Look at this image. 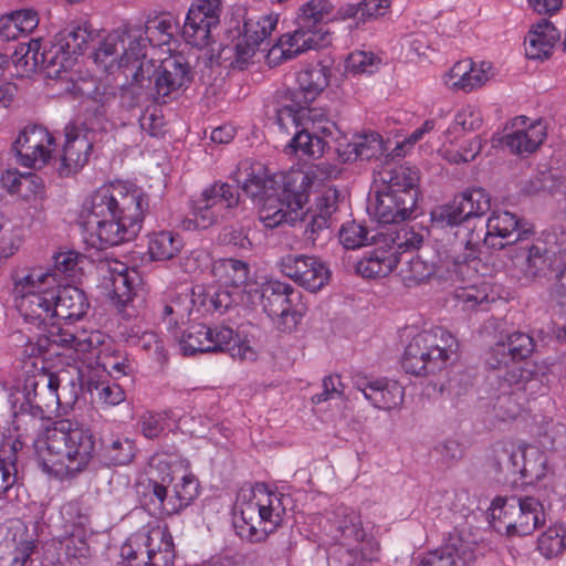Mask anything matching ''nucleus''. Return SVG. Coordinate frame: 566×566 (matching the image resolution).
<instances>
[{
  "mask_svg": "<svg viewBox=\"0 0 566 566\" xmlns=\"http://www.w3.org/2000/svg\"><path fill=\"white\" fill-rule=\"evenodd\" d=\"M148 206L142 191L123 193L119 180L99 188L84 206L83 227L92 245L106 249L135 239Z\"/></svg>",
  "mask_w": 566,
  "mask_h": 566,
  "instance_id": "nucleus-1",
  "label": "nucleus"
},
{
  "mask_svg": "<svg viewBox=\"0 0 566 566\" xmlns=\"http://www.w3.org/2000/svg\"><path fill=\"white\" fill-rule=\"evenodd\" d=\"M418 179H374L369 196L375 198V216L380 223L395 224L380 232L379 242L385 243L400 259L418 250L423 237L407 224H398L416 209L420 191Z\"/></svg>",
  "mask_w": 566,
  "mask_h": 566,
  "instance_id": "nucleus-2",
  "label": "nucleus"
},
{
  "mask_svg": "<svg viewBox=\"0 0 566 566\" xmlns=\"http://www.w3.org/2000/svg\"><path fill=\"white\" fill-rule=\"evenodd\" d=\"M95 455V437L88 428L61 419L45 430L38 443L39 464L57 479L83 472Z\"/></svg>",
  "mask_w": 566,
  "mask_h": 566,
  "instance_id": "nucleus-3",
  "label": "nucleus"
},
{
  "mask_svg": "<svg viewBox=\"0 0 566 566\" xmlns=\"http://www.w3.org/2000/svg\"><path fill=\"white\" fill-rule=\"evenodd\" d=\"M92 36L93 32L86 25H69L45 45H41L39 40L20 43L12 61L27 73L41 69L50 78H62L74 66Z\"/></svg>",
  "mask_w": 566,
  "mask_h": 566,
  "instance_id": "nucleus-4",
  "label": "nucleus"
},
{
  "mask_svg": "<svg viewBox=\"0 0 566 566\" xmlns=\"http://www.w3.org/2000/svg\"><path fill=\"white\" fill-rule=\"evenodd\" d=\"M312 179H245L242 190L260 206L265 228L293 224L305 216Z\"/></svg>",
  "mask_w": 566,
  "mask_h": 566,
  "instance_id": "nucleus-5",
  "label": "nucleus"
},
{
  "mask_svg": "<svg viewBox=\"0 0 566 566\" xmlns=\"http://www.w3.org/2000/svg\"><path fill=\"white\" fill-rule=\"evenodd\" d=\"M333 9L329 0H310L304 3L296 15V29L283 34L271 53L280 51L282 59L291 60L306 51L328 45L331 38L325 25L334 17Z\"/></svg>",
  "mask_w": 566,
  "mask_h": 566,
  "instance_id": "nucleus-6",
  "label": "nucleus"
},
{
  "mask_svg": "<svg viewBox=\"0 0 566 566\" xmlns=\"http://www.w3.org/2000/svg\"><path fill=\"white\" fill-rule=\"evenodd\" d=\"M61 386L60 376L36 363L25 371L22 385L12 394V408L14 415L28 413L33 418H42L45 412H51L62 406H71L74 399L63 400L65 388L59 392Z\"/></svg>",
  "mask_w": 566,
  "mask_h": 566,
  "instance_id": "nucleus-7",
  "label": "nucleus"
},
{
  "mask_svg": "<svg viewBox=\"0 0 566 566\" xmlns=\"http://www.w3.org/2000/svg\"><path fill=\"white\" fill-rule=\"evenodd\" d=\"M457 347L454 336L442 327L422 331L406 346L401 366L415 376L436 374L447 367Z\"/></svg>",
  "mask_w": 566,
  "mask_h": 566,
  "instance_id": "nucleus-8",
  "label": "nucleus"
},
{
  "mask_svg": "<svg viewBox=\"0 0 566 566\" xmlns=\"http://www.w3.org/2000/svg\"><path fill=\"white\" fill-rule=\"evenodd\" d=\"M286 500L281 493L256 490L251 500L240 505V517L243 522L239 526L241 535L259 542L274 532L283 522Z\"/></svg>",
  "mask_w": 566,
  "mask_h": 566,
  "instance_id": "nucleus-9",
  "label": "nucleus"
},
{
  "mask_svg": "<svg viewBox=\"0 0 566 566\" xmlns=\"http://www.w3.org/2000/svg\"><path fill=\"white\" fill-rule=\"evenodd\" d=\"M42 270H32L14 285L17 308L24 321L36 327L57 321L54 311L53 286L45 282Z\"/></svg>",
  "mask_w": 566,
  "mask_h": 566,
  "instance_id": "nucleus-10",
  "label": "nucleus"
},
{
  "mask_svg": "<svg viewBox=\"0 0 566 566\" xmlns=\"http://www.w3.org/2000/svg\"><path fill=\"white\" fill-rule=\"evenodd\" d=\"M240 200L237 179L216 181L205 189L200 197L191 202V218L187 220V229H208L227 218L230 210L238 206Z\"/></svg>",
  "mask_w": 566,
  "mask_h": 566,
  "instance_id": "nucleus-11",
  "label": "nucleus"
},
{
  "mask_svg": "<svg viewBox=\"0 0 566 566\" xmlns=\"http://www.w3.org/2000/svg\"><path fill=\"white\" fill-rule=\"evenodd\" d=\"M222 0H193L182 25L184 40L193 48L203 49L213 42L219 28Z\"/></svg>",
  "mask_w": 566,
  "mask_h": 566,
  "instance_id": "nucleus-12",
  "label": "nucleus"
},
{
  "mask_svg": "<svg viewBox=\"0 0 566 566\" xmlns=\"http://www.w3.org/2000/svg\"><path fill=\"white\" fill-rule=\"evenodd\" d=\"M328 523L331 536L339 545L353 549L359 548L363 557L368 560L377 558L379 546L376 542H365L366 532L360 515L354 509L345 505L336 506Z\"/></svg>",
  "mask_w": 566,
  "mask_h": 566,
  "instance_id": "nucleus-13",
  "label": "nucleus"
},
{
  "mask_svg": "<svg viewBox=\"0 0 566 566\" xmlns=\"http://www.w3.org/2000/svg\"><path fill=\"white\" fill-rule=\"evenodd\" d=\"M301 296L293 286L277 280H269L261 286L264 312L284 331H291L297 324Z\"/></svg>",
  "mask_w": 566,
  "mask_h": 566,
  "instance_id": "nucleus-14",
  "label": "nucleus"
},
{
  "mask_svg": "<svg viewBox=\"0 0 566 566\" xmlns=\"http://www.w3.org/2000/svg\"><path fill=\"white\" fill-rule=\"evenodd\" d=\"M492 369L494 373L490 376V382L499 398L521 392L532 396L543 388L542 378L535 365L507 363Z\"/></svg>",
  "mask_w": 566,
  "mask_h": 566,
  "instance_id": "nucleus-15",
  "label": "nucleus"
},
{
  "mask_svg": "<svg viewBox=\"0 0 566 566\" xmlns=\"http://www.w3.org/2000/svg\"><path fill=\"white\" fill-rule=\"evenodd\" d=\"M77 511L76 504L65 506V513L69 516ZM67 521L72 523L73 530L60 542V562L65 566H87L93 558V551L88 543V537L92 535L90 518L86 514L78 513L76 518L69 517Z\"/></svg>",
  "mask_w": 566,
  "mask_h": 566,
  "instance_id": "nucleus-16",
  "label": "nucleus"
},
{
  "mask_svg": "<svg viewBox=\"0 0 566 566\" xmlns=\"http://www.w3.org/2000/svg\"><path fill=\"white\" fill-rule=\"evenodd\" d=\"M277 14H263L260 17H251L244 21L243 32L241 33L237 44L233 48H223L222 54L227 51H234V63L243 69L248 61L254 55L259 46L269 42L272 32L277 25Z\"/></svg>",
  "mask_w": 566,
  "mask_h": 566,
  "instance_id": "nucleus-17",
  "label": "nucleus"
},
{
  "mask_svg": "<svg viewBox=\"0 0 566 566\" xmlns=\"http://www.w3.org/2000/svg\"><path fill=\"white\" fill-rule=\"evenodd\" d=\"M281 273L297 285L311 291H319L328 281L327 266L316 256L286 254L279 261Z\"/></svg>",
  "mask_w": 566,
  "mask_h": 566,
  "instance_id": "nucleus-18",
  "label": "nucleus"
},
{
  "mask_svg": "<svg viewBox=\"0 0 566 566\" xmlns=\"http://www.w3.org/2000/svg\"><path fill=\"white\" fill-rule=\"evenodd\" d=\"M546 137L547 128L543 120L531 122L526 116H516L512 120L511 130L503 136L502 144L512 154L527 157L539 148Z\"/></svg>",
  "mask_w": 566,
  "mask_h": 566,
  "instance_id": "nucleus-19",
  "label": "nucleus"
},
{
  "mask_svg": "<svg viewBox=\"0 0 566 566\" xmlns=\"http://www.w3.org/2000/svg\"><path fill=\"white\" fill-rule=\"evenodd\" d=\"M233 339V331L226 326L208 327L205 324L189 326L179 339L184 355L197 353H218Z\"/></svg>",
  "mask_w": 566,
  "mask_h": 566,
  "instance_id": "nucleus-20",
  "label": "nucleus"
},
{
  "mask_svg": "<svg viewBox=\"0 0 566 566\" xmlns=\"http://www.w3.org/2000/svg\"><path fill=\"white\" fill-rule=\"evenodd\" d=\"M353 386L360 391L365 399L375 408L389 410L399 406L403 400L405 390L395 380L373 378L363 374H355Z\"/></svg>",
  "mask_w": 566,
  "mask_h": 566,
  "instance_id": "nucleus-21",
  "label": "nucleus"
},
{
  "mask_svg": "<svg viewBox=\"0 0 566 566\" xmlns=\"http://www.w3.org/2000/svg\"><path fill=\"white\" fill-rule=\"evenodd\" d=\"M527 230L522 229L521 220L509 211H493L485 224L484 244L502 250L506 245L524 240Z\"/></svg>",
  "mask_w": 566,
  "mask_h": 566,
  "instance_id": "nucleus-22",
  "label": "nucleus"
},
{
  "mask_svg": "<svg viewBox=\"0 0 566 566\" xmlns=\"http://www.w3.org/2000/svg\"><path fill=\"white\" fill-rule=\"evenodd\" d=\"M190 65L185 56L171 55L161 61L155 78L156 98L166 103V98L191 82Z\"/></svg>",
  "mask_w": 566,
  "mask_h": 566,
  "instance_id": "nucleus-23",
  "label": "nucleus"
},
{
  "mask_svg": "<svg viewBox=\"0 0 566 566\" xmlns=\"http://www.w3.org/2000/svg\"><path fill=\"white\" fill-rule=\"evenodd\" d=\"M104 276V287L122 305H127L136 294L135 287L139 280L134 270L118 261H105L98 266Z\"/></svg>",
  "mask_w": 566,
  "mask_h": 566,
  "instance_id": "nucleus-24",
  "label": "nucleus"
},
{
  "mask_svg": "<svg viewBox=\"0 0 566 566\" xmlns=\"http://www.w3.org/2000/svg\"><path fill=\"white\" fill-rule=\"evenodd\" d=\"M64 133L65 143L59 172L61 176L76 175L87 164L93 145L82 129L74 124H67Z\"/></svg>",
  "mask_w": 566,
  "mask_h": 566,
  "instance_id": "nucleus-25",
  "label": "nucleus"
},
{
  "mask_svg": "<svg viewBox=\"0 0 566 566\" xmlns=\"http://www.w3.org/2000/svg\"><path fill=\"white\" fill-rule=\"evenodd\" d=\"M474 559L470 544L451 534L443 546L419 555L417 566H473Z\"/></svg>",
  "mask_w": 566,
  "mask_h": 566,
  "instance_id": "nucleus-26",
  "label": "nucleus"
},
{
  "mask_svg": "<svg viewBox=\"0 0 566 566\" xmlns=\"http://www.w3.org/2000/svg\"><path fill=\"white\" fill-rule=\"evenodd\" d=\"M491 63H474L467 59L453 64L443 76L444 84L454 92L470 93L483 86L491 77Z\"/></svg>",
  "mask_w": 566,
  "mask_h": 566,
  "instance_id": "nucleus-27",
  "label": "nucleus"
},
{
  "mask_svg": "<svg viewBox=\"0 0 566 566\" xmlns=\"http://www.w3.org/2000/svg\"><path fill=\"white\" fill-rule=\"evenodd\" d=\"M535 349V342L530 335L515 332L505 342L496 343L491 348L486 364L489 368H500L507 363L528 358Z\"/></svg>",
  "mask_w": 566,
  "mask_h": 566,
  "instance_id": "nucleus-28",
  "label": "nucleus"
},
{
  "mask_svg": "<svg viewBox=\"0 0 566 566\" xmlns=\"http://www.w3.org/2000/svg\"><path fill=\"white\" fill-rule=\"evenodd\" d=\"M375 248L357 263V272L368 279L387 276L400 262L396 252L390 250L385 243L379 242V237L371 238Z\"/></svg>",
  "mask_w": 566,
  "mask_h": 566,
  "instance_id": "nucleus-29",
  "label": "nucleus"
},
{
  "mask_svg": "<svg viewBox=\"0 0 566 566\" xmlns=\"http://www.w3.org/2000/svg\"><path fill=\"white\" fill-rule=\"evenodd\" d=\"M53 296L57 321H77L85 315L88 308L84 292L76 286L57 283L53 285Z\"/></svg>",
  "mask_w": 566,
  "mask_h": 566,
  "instance_id": "nucleus-30",
  "label": "nucleus"
},
{
  "mask_svg": "<svg viewBox=\"0 0 566 566\" xmlns=\"http://www.w3.org/2000/svg\"><path fill=\"white\" fill-rule=\"evenodd\" d=\"M559 38L560 33L552 22L543 19L535 23L525 38L526 57L531 60L549 57Z\"/></svg>",
  "mask_w": 566,
  "mask_h": 566,
  "instance_id": "nucleus-31",
  "label": "nucleus"
},
{
  "mask_svg": "<svg viewBox=\"0 0 566 566\" xmlns=\"http://www.w3.org/2000/svg\"><path fill=\"white\" fill-rule=\"evenodd\" d=\"M514 263L526 282L544 277L551 270L548 251L542 244L521 247Z\"/></svg>",
  "mask_w": 566,
  "mask_h": 566,
  "instance_id": "nucleus-32",
  "label": "nucleus"
},
{
  "mask_svg": "<svg viewBox=\"0 0 566 566\" xmlns=\"http://www.w3.org/2000/svg\"><path fill=\"white\" fill-rule=\"evenodd\" d=\"M197 305V298L186 292H170L159 304V314L168 328H175L188 322Z\"/></svg>",
  "mask_w": 566,
  "mask_h": 566,
  "instance_id": "nucleus-33",
  "label": "nucleus"
},
{
  "mask_svg": "<svg viewBox=\"0 0 566 566\" xmlns=\"http://www.w3.org/2000/svg\"><path fill=\"white\" fill-rule=\"evenodd\" d=\"M491 517L494 527L503 530L507 536H526L520 526L524 522L517 496L496 497L492 503Z\"/></svg>",
  "mask_w": 566,
  "mask_h": 566,
  "instance_id": "nucleus-34",
  "label": "nucleus"
},
{
  "mask_svg": "<svg viewBox=\"0 0 566 566\" xmlns=\"http://www.w3.org/2000/svg\"><path fill=\"white\" fill-rule=\"evenodd\" d=\"M140 504L149 514L165 517L176 514L172 495L168 494L167 486L156 480L148 479L139 484Z\"/></svg>",
  "mask_w": 566,
  "mask_h": 566,
  "instance_id": "nucleus-35",
  "label": "nucleus"
},
{
  "mask_svg": "<svg viewBox=\"0 0 566 566\" xmlns=\"http://www.w3.org/2000/svg\"><path fill=\"white\" fill-rule=\"evenodd\" d=\"M147 566H172L175 560V546L167 527H156L149 531L146 537Z\"/></svg>",
  "mask_w": 566,
  "mask_h": 566,
  "instance_id": "nucleus-36",
  "label": "nucleus"
},
{
  "mask_svg": "<svg viewBox=\"0 0 566 566\" xmlns=\"http://www.w3.org/2000/svg\"><path fill=\"white\" fill-rule=\"evenodd\" d=\"M211 272L222 287H232L235 293H241L248 283L250 266L242 260L220 259L213 263Z\"/></svg>",
  "mask_w": 566,
  "mask_h": 566,
  "instance_id": "nucleus-37",
  "label": "nucleus"
},
{
  "mask_svg": "<svg viewBox=\"0 0 566 566\" xmlns=\"http://www.w3.org/2000/svg\"><path fill=\"white\" fill-rule=\"evenodd\" d=\"M142 28L150 41V45L160 48L170 44L177 33L179 22L170 12H154L146 17Z\"/></svg>",
  "mask_w": 566,
  "mask_h": 566,
  "instance_id": "nucleus-38",
  "label": "nucleus"
},
{
  "mask_svg": "<svg viewBox=\"0 0 566 566\" xmlns=\"http://www.w3.org/2000/svg\"><path fill=\"white\" fill-rule=\"evenodd\" d=\"M329 76L331 70L324 65L300 72L297 75L298 90L294 93V98L310 104L328 85Z\"/></svg>",
  "mask_w": 566,
  "mask_h": 566,
  "instance_id": "nucleus-39",
  "label": "nucleus"
},
{
  "mask_svg": "<svg viewBox=\"0 0 566 566\" xmlns=\"http://www.w3.org/2000/svg\"><path fill=\"white\" fill-rule=\"evenodd\" d=\"M122 60L126 66L140 62L147 55L150 41L142 28V25H127L119 31Z\"/></svg>",
  "mask_w": 566,
  "mask_h": 566,
  "instance_id": "nucleus-40",
  "label": "nucleus"
},
{
  "mask_svg": "<svg viewBox=\"0 0 566 566\" xmlns=\"http://www.w3.org/2000/svg\"><path fill=\"white\" fill-rule=\"evenodd\" d=\"M46 334L38 337L36 344H30V355L41 354L51 350L53 346L84 350V342L78 339L73 332L59 327L56 321L49 324Z\"/></svg>",
  "mask_w": 566,
  "mask_h": 566,
  "instance_id": "nucleus-41",
  "label": "nucleus"
},
{
  "mask_svg": "<svg viewBox=\"0 0 566 566\" xmlns=\"http://www.w3.org/2000/svg\"><path fill=\"white\" fill-rule=\"evenodd\" d=\"M454 249L463 250L462 256H457V263H465L470 260L478 258L480 248L484 244L485 231L484 228L480 229L476 226H472L471 221H467L454 230Z\"/></svg>",
  "mask_w": 566,
  "mask_h": 566,
  "instance_id": "nucleus-42",
  "label": "nucleus"
},
{
  "mask_svg": "<svg viewBox=\"0 0 566 566\" xmlns=\"http://www.w3.org/2000/svg\"><path fill=\"white\" fill-rule=\"evenodd\" d=\"M94 62L103 71L111 73L114 69L126 67L122 60L119 30L108 33L93 53Z\"/></svg>",
  "mask_w": 566,
  "mask_h": 566,
  "instance_id": "nucleus-43",
  "label": "nucleus"
},
{
  "mask_svg": "<svg viewBox=\"0 0 566 566\" xmlns=\"http://www.w3.org/2000/svg\"><path fill=\"white\" fill-rule=\"evenodd\" d=\"M386 150L384 140L380 134L376 132H368L356 136L353 143H349L344 154H348L345 160L349 159H378Z\"/></svg>",
  "mask_w": 566,
  "mask_h": 566,
  "instance_id": "nucleus-44",
  "label": "nucleus"
},
{
  "mask_svg": "<svg viewBox=\"0 0 566 566\" xmlns=\"http://www.w3.org/2000/svg\"><path fill=\"white\" fill-rule=\"evenodd\" d=\"M437 271L433 262L422 260L419 255H412L401 263L399 275L407 287H413L426 283Z\"/></svg>",
  "mask_w": 566,
  "mask_h": 566,
  "instance_id": "nucleus-45",
  "label": "nucleus"
},
{
  "mask_svg": "<svg viewBox=\"0 0 566 566\" xmlns=\"http://www.w3.org/2000/svg\"><path fill=\"white\" fill-rule=\"evenodd\" d=\"M325 145V140L316 132L303 126L295 130L293 138L285 147V153L319 157L324 153Z\"/></svg>",
  "mask_w": 566,
  "mask_h": 566,
  "instance_id": "nucleus-46",
  "label": "nucleus"
},
{
  "mask_svg": "<svg viewBox=\"0 0 566 566\" xmlns=\"http://www.w3.org/2000/svg\"><path fill=\"white\" fill-rule=\"evenodd\" d=\"M430 217L432 224L438 228L449 227L457 229L467 221H470L457 195L452 200L434 207Z\"/></svg>",
  "mask_w": 566,
  "mask_h": 566,
  "instance_id": "nucleus-47",
  "label": "nucleus"
},
{
  "mask_svg": "<svg viewBox=\"0 0 566 566\" xmlns=\"http://www.w3.org/2000/svg\"><path fill=\"white\" fill-rule=\"evenodd\" d=\"M18 446H21V442L15 440L0 449V496L6 495L18 481Z\"/></svg>",
  "mask_w": 566,
  "mask_h": 566,
  "instance_id": "nucleus-48",
  "label": "nucleus"
},
{
  "mask_svg": "<svg viewBox=\"0 0 566 566\" xmlns=\"http://www.w3.org/2000/svg\"><path fill=\"white\" fill-rule=\"evenodd\" d=\"M182 248V239L169 231L154 233L148 242V252L154 260H170Z\"/></svg>",
  "mask_w": 566,
  "mask_h": 566,
  "instance_id": "nucleus-49",
  "label": "nucleus"
},
{
  "mask_svg": "<svg viewBox=\"0 0 566 566\" xmlns=\"http://www.w3.org/2000/svg\"><path fill=\"white\" fill-rule=\"evenodd\" d=\"M78 253L74 251L59 252L53 256V269L43 272L48 275L45 282L55 285L61 283L63 279H72L78 270Z\"/></svg>",
  "mask_w": 566,
  "mask_h": 566,
  "instance_id": "nucleus-50",
  "label": "nucleus"
},
{
  "mask_svg": "<svg viewBox=\"0 0 566 566\" xmlns=\"http://www.w3.org/2000/svg\"><path fill=\"white\" fill-rule=\"evenodd\" d=\"M105 460L112 465H126L135 457V444L124 437H112L103 441Z\"/></svg>",
  "mask_w": 566,
  "mask_h": 566,
  "instance_id": "nucleus-51",
  "label": "nucleus"
},
{
  "mask_svg": "<svg viewBox=\"0 0 566 566\" xmlns=\"http://www.w3.org/2000/svg\"><path fill=\"white\" fill-rule=\"evenodd\" d=\"M522 512L521 523L522 534L531 535L538 526L546 521L544 506L539 500L534 496H517Z\"/></svg>",
  "mask_w": 566,
  "mask_h": 566,
  "instance_id": "nucleus-52",
  "label": "nucleus"
},
{
  "mask_svg": "<svg viewBox=\"0 0 566 566\" xmlns=\"http://www.w3.org/2000/svg\"><path fill=\"white\" fill-rule=\"evenodd\" d=\"M381 64V59L371 51L356 50L345 60V72L353 76L371 75Z\"/></svg>",
  "mask_w": 566,
  "mask_h": 566,
  "instance_id": "nucleus-53",
  "label": "nucleus"
},
{
  "mask_svg": "<svg viewBox=\"0 0 566 566\" xmlns=\"http://www.w3.org/2000/svg\"><path fill=\"white\" fill-rule=\"evenodd\" d=\"M457 196L470 221L482 217L491 209V196L483 188H469Z\"/></svg>",
  "mask_w": 566,
  "mask_h": 566,
  "instance_id": "nucleus-54",
  "label": "nucleus"
},
{
  "mask_svg": "<svg viewBox=\"0 0 566 566\" xmlns=\"http://www.w3.org/2000/svg\"><path fill=\"white\" fill-rule=\"evenodd\" d=\"M565 548L566 525L551 526L537 539V549L547 559L557 557Z\"/></svg>",
  "mask_w": 566,
  "mask_h": 566,
  "instance_id": "nucleus-55",
  "label": "nucleus"
},
{
  "mask_svg": "<svg viewBox=\"0 0 566 566\" xmlns=\"http://www.w3.org/2000/svg\"><path fill=\"white\" fill-rule=\"evenodd\" d=\"M490 286L488 284L468 285L458 287L454 291V298L462 305L463 310H485L490 303Z\"/></svg>",
  "mask_w": 566,
  "mask_h": 566,
  "instance_id": "nucleus-56",
  "label": "nucleus"
},
{
  "mask_svg": "<svg viewBox=\"0 0 566 566\" xmlns=\"http://www.w3.org/2000/svg\"><path fill=\"white\" fill-rule=\"evenodd\" d=\"M87 389L92 395H96L101 403L106 406H117L126 399V394L122 386L108 380L90 379Z\"/></svg>",
  "mask_w": 566,
  "mask_h": 566,
  "instance_id": "nucleus-57",
  "label": "nucleus"
},
{
  "mask_svg": "<svg viewBox=\"0 0 566 566\" xmlns=\"http://www.w3.org/2000/svg\"><path fill=\"white\" fill-rule=\"evenodd\" d=\"M54 147L55 140L52 136L48 143H40L34 148L29 149V151L20 153L17 156L18 163L25 168L39 170L49 164Z\"/></svg>",
  "mask_w": 566,
  "mask_h": 566,
  "instance_id": "nucleus-58",
  "label": "nucleus"
},
{
  "mask_svg": "<svg viewBox=\"0 0 566 566\" xmlns=\"http://www.w3.org/2000/svg\"><path fill=\"white\" fill-rule=\"evenodd\" d=\"M171 495L174 506H176V514H179L199 495L198 480L191 474L182 476L181 481L174 485Z\"/></svg>",
  "mask_w": 566,
  "mask_h": 566,
  "instance_id": "nucleus-59",
  "label": "nucleus"
},
{
  "mask_svg": "<svg viewBox=\"0 0 566 566\" xmlns=\"http://www.w3.org/2000/svg\"><path fill=\"white\" fill-rule=\"evenodd\" d=\"M51 137L52 134L41 125L27 126L20 132L12 147L15 155L19 156L20 153L29 151L40 143H48Z\"/></svg>",
  "mask_w": 566,
  "mask_h": 566,
  "instance_id": "nucleus-60",
  "label": "nucleus"
},
{
  "mask_svg": "<svg viewBox=\"0 0 566 566\" xmlns=\"http://www.w3.org/2000/svg\"><path fill=\"white\" fill-rule=\"evenodd\" d=\"M530 454L532 457L538 455V449L535 447L513 446L502 449L499 455V462L512 474H521V467L523 459Z\"/></svg>",
  "mask_w": 566,
  "mask_h": 566,
  "instance_id": "nucleus-61",
  "label": "nucleus"
},
{
  "mask_svg": "<svg viewBox=\"0 0 566 566\" xmlns=\"http://www.w3.org/2000/svg\"><path fill=\"white\" fill-rule=\"evenodd\" d=\"M339 241L345 249L355 250L368 243V230L356 221H347L339 230Z\"/></svg>",
  "mask_w": 566,
  "mask_h": 566,
  "instance_id": "nucleus-62",
  "label": "nucleus"
},
{
  "mask_svg": "<svg viewBox=\"0 0 566 566\" xmlns=\"http://www.w3.org/2000/svg\"><path fill=\"white\" fill-rule=\"evenodd\" d=\"M302 112L304 116V127L316 133H322L326 136H331L333 134L335 123L328 118L324 109L310 107L308 104L303 103Z\"/></svg>",
  "mask_w": 566,
  "mask_h": 566,
  "instance_id": "nucleus-63",
  "label": "nucleus"
},
{
  "mask_svg": "<svg viewBox=\"0 0 566 566\" xmlns=\"http://www.w3.org/2000/svg\"><path fill=\"white\" fill-rule=\"evenodd\" d=\"M303 103L298 99H293L292 103L282 105L276 111V123L283 130H289L293 126L295 130L303 127Z\"/></svg>",
  "mask_w": 566,
  "mask_h": 566,
  "instance_id": "nucleus-64",
  "label": "nucleus"
}]
</instances>
